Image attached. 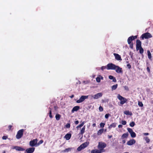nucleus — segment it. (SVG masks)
Returning <instances> with one entry per match:
<instances>
[{"label": "nucleus", "instance_id": "nucleus-57", "mask_svg": "<svg viewBox=\"0 0 153 153\" xmlns=\"http://www.w3.org/2000/svg\"><path fill=\"white\" fill-rule=\"evenodd\" d=\"M108 138L110 139L112 137V135H108Z\"/></svg>", "mask_w": 153, "mask_h": 153}, {"label": "nucleus", "instance_id": "nucleus-14", "mask_svg": "<svg viewBox=\"0 0 153 153\" xmlns=\"http://www.w3.org/2000/svg\"><path fill=\"white\" fill-rule=\"evenodd\" d=\"M34 148H30L26 149L25 150V152L27 153H32L34 152Z\"/></svg>", "mask_w": 153, "mask_h": 153}, {"label": "nucleus", "instance_id": "nucleus-35", "mask_svg": "<svg viewBox=\"0 0 153 153\" xmlns=\"http://www.w3.org/2000/svg\"><path fill=\"white\" fill-rule=\"evenodd\" d=\"M82 149H83V148L80 145L77 148V150L78 151H80Z\"/></svg>", "mask_w": 153, "mask_h": 153}, {"label": "nucleus", "instance_id": "nucleus-39", "mask_svg": "<svg viewBox=\"0 0 153 153\" xmlns=\"http://www.w3.org/2000/svg\"><path fill=\"white\" fill-rule=\"evenodd\" d=\"M110 116V114H106L105 115V118L106 119H108L109 117Z\"/></svg>", "mask_w": 153, "mask_h": 153}, {"label": "nucleus", "instance_id": "nucleus-4", "mask_svg": "<svg viewBox=\"0 0 153 153\" xmlns=\"http://www.w3.org/2000/svg\"><path fill=\"white\" fill-rule=\"evenodd\" d=\"M88 95L82 96L78 100H77L76 102L77 103H81L84 101L85 99H88Z\"/></svg>", "mask_w": 153, "mask_h": 153}, {"label": "nucleus", "instance_id": "nucleus-51", "mask_svg": "<svg viewBox=\"0 0 153 153\" xmlns=\"http://www.w3.org/2000/svg\"><path fill=\"white\" fill-rule=\"evenodd\" d=\"M7 138V137L6 136H4L2 137V138L3 140H6Z\"/></svg>", "mask_w": 153, "mask_h": 153}, {"label": "nucleus", "instance_id": "nucleus-36", "mask_svg": "<svg viewBox=\"0 0 153 153\" xmlns=\"http://www.w3.org/2000/svg\"><path fill=\"white\" fill-rule=\"evenodd\" d=\"M135 123L134 122H132L129 124L130 126L131 127H133L135 125Z\"/></svg>", "mask_w": 153, "mask_h": 153}, {"label": "nucleus", "instance_id": "nucleus-30", "mask_svg": "<svg viewBox=\"0 0 153 153\" xmlns=\"http://www.w3.org/2000/svg\"><path fill=\"white\" fill-rule=\"evenodd\" d=\"M60 117L61 115H60L57 114L55 116L56 120H59L60 119Z\"/></svg>", "mask_w": 153, "mask_h": 153}, {"label": "nucleus", "instance_id": "nucleus-1", "mask_svg": "<svg viewBox=\"0 0 153 153\" xmlns=\"http://www.w3.org/2000/svg\"><path fill=\"white\" fill-rule=\"evenodd\" d=\"M117 97L120 101V104L121 105H123L126 103L127 101L126 99L120 96V94L118 95Z\"/></svg>", "mask_w": 153, "mask_h": 153}, {"label": "nucleus", "instance_id": "nucleus-32", "mask_svg": "<svg viewBox=\"0 0 153 153\" xmlns=\"http://www.w3.org/2000/svg\"><path fill=\"white\" fill-rule=\"evenodd\" d=\"M139 50H140V53L142 54L143 53L144 50L142 47L139 48Z\"/></svg>", "mask_w": 153, "mask_h": 153}, {"label": "nucleus", "instance_id": "nucleus-45", "mask_svg": "<svg viewBox=\"0 0 153 153\" xmlns=\"http://www.w3.org/2000/svg\"><path fill=\"white\" fill-rule=\"evenodd\" d=\"M124 88L126 90L128 91L129 90L128 87L126 86H124Z\"/></svg>", "mask_w": 153, "mask_h": 153}, {"label": "nucleus", "instance_id": "nucleus-31", "mask_svg": "<svg viewBox=\"0 0 153 153\" xmlns=\"http://www.w3.org/2000/svg\"><path fill=\"white\" fill-rule=\"evenodd\" d=\"M147 53H148V58L149 59H151L152 58V56H151V53L150 51H149L148 50L147 51Z\"/></svg>", "mask_w": 153, "mask_h": 153}, {"label": "nucleus", "instance_id": "nucleus-61", "mask_svg": "<svg viewBox=\"0 0 153 153\" xmlns=\"http://www.w3.org/2000/svg\"><path fill=\"white\" fill-rule=\"evenodd\" d=\"M12 126H11L10 125V126H9L8 127H9V128L10 129L11 128Z\"/></svg>", "mask_w": 153, "mask_h": 153}, {"label": "nucleus", "instance_id": "nucleus-50", "mask_svg": "<svg viewBox=\"0 0 153 153\" xmlns=\"http://www.w3.org/2000/svg\"><path fill=\"white\" fill-rule=\"evenodd\" d=\"M98 76L99 77V78H100V80L101 79H102V80H103V77L102 76H101V75H99Z\"/></svg>", "mask_w": 153, "mask_h": 153}, {"label": "nucleus", "instance_id": "nucleus-60", "mask_svg": "<svg viewBox=\"0 0 153 153\" xmlns=\"http://www.w3.org/2000/svg\"><path fill=\"white\" fill-rule=\"evenodd\" d=\"M74 97V95H72L71 96H70L71 98H72Z\"/></svg>", "mask_w": 153, "mask_h": 153}, {"label": "nucleus", "instance_id": "nucleus-19", "mask_svg": "<svg viewBox=\"0 0 153 153\" xmlns=\"http://www.w3.org/2000/svg\"><path fill=\"white\" fill-rule=\"evenodd\" d=\"M71 137V134H67L65 135V138L66 140H69Z\"/></svg>", "mask_w": 153, "mask_h": 153}, {"label": "nucleus", "instance_id": "nucleus-53", "mask_svg": "<svg viewBox=\"0 0 153 153\" xmlns=\"http://www.w3.org/2000/svg\"><path fill=\"white\" fill-rule=\"evenodd\" d=\"M127 66L129 68H131V65L129 64H128L127 65Z\"/></svg>", "mask_w": 153, "mask_h": 153}, {"label": "nucleus", "instance_id": "nucleus-43", "mask_svg": "<svg viewBox=\"0 0 153 153\" xmlns=\"http://www.w3.org/2000/svg\"><path fill=\"white\" fill-rule=\"evenodd\" d=\"M66 128H69L70 127V125L69 123H67L65 125Z\"/></svg>", "mask_w": 153, "mask_h": 153}, {"label": "nucleus", "instance_id": "nucleus-8", "mask_svg": "<svg viewBox=\"0 0 153 153\" xmlns=\"http://www.w3.org/2000/svg\"><path fill=\"white\" fill-rule=\"evenodd\" d=\"M37 139H35L32 140L30 142V145L32 147L34 146H37Z\"/></svg>", "mask_w": 153, "mask_h": 153}, {"label": "nucleus", "instance_id": "nucleus-22", "mask_svg": "<svg viewBox=\"0 0 153 153\" xmlns=\"http://www.w3.org/2000/svg\"><path fill=\"white\" fill-rule=\"evenodd\" d=\"M85 121H83L82 123L79 124V125L76 126V128L78 130L79 128H81L84 125V124L85 123Z\"/></svg>", "mask_w": 153, "mask_h": 153}, {"label": "nucleus", "instance_id": "nucleus-12", "mask_svg": "<svg viewBox=\"0 0 153 153\" xmlns=\"http://www.w3.org/2000/svg\"><path fill=\"white\" fill-rule=\"evenodd\" d=\"M141 45V42L139 40H137L136 41V50L137 51L139 50V48L142 47Z\"/></svg>", "mask_w": 153, "mask_h": 153}, {"label": "nucleus", "instance_id": "nucleus-7", "mask_svg": "<svg viewBox=\"0 0 153 153\" xmlns=\"http://www.w3.org/2000/svg\"><path fill=\"white\" fill-rule=\"evenodd\" d=\"M152 37V35L149 33H146L143 34L141 36V37L143 39L144 38L146 39L151 38Z\"/></svg>", "mask_w": 153, "mask_h": 153}, {"label": "nucleus", "instance_id": "nucleus-6", "mask_svg": "<svg viewBox=\"0 0 153 153\" xmlns=\"http://www.w3.org/2000/svg\"><path fill=\"white\" fill-rule=\"evenodd\" d=\"M102 95V93H99L94 95H91L90 96L91 98L94 99H97L100 97H101Z\"/></svg>", "mask_w": 153, "mask_h": 153}, {"label": "nucleus", "instance_id": "nucleus-33", "mask_svg": "<svg viewBox=\"0 0 153 153\" xmlns=\"http://www.w3.org/2000/svg\"><path fill=\"white\" fill-rule=\"evenodd\" d=\"M43 142V140H40L38 143H37V146H39L40 144L42 143Z\"/></svg>", "mask_w": 153, "mask_h": 153}, {"label": "nucleus", "instance_id": "nucleus-41", "mask_svg": "<svg viewBox=\"0 0 153 153\" xmlns=\"http://www.w3.org/2000/svg\"><path fill=\"white\" fill-rule=\"evenodd\" d=\"M99 110L100 111H103V108L102 106H100L99 107Z\"/></svg>", "mask_w": 153, "mask_h": 153}, {"label": "nucleus", "instance_id": "nucleus-23", "mask_svg": "<svg viewBox=\"0 0 153 153\" xmlns=\"http://www.w3.org/2000/svg\"><path fill=\"white\" fill-rule=\"evenodd\" d=\"M85 126H84L80 130V134L82 135L85 132Z\"/></svg>", "mask_w": 153, "mask_h": 153}, {"label": "nucleus", "instance_id": "nucleus-44", "mask_svg": "<svg viewBox=\"0 0 153 153\" xmlns=\"http://www.w3.org/2000/svg\"><path fill=\"white\" fill-rule=\"evenodd\" d=\"M49 117L51 118L53 117V116L51 114V110H50L49 111Z\"/></svg>", "mask_w": 153, "mask_h": 153}, {"label": "nucleus", "instance_id": "nucleus-2", "mask_svg": "<svg viewBox=\"0 0 153 153\" xmlns=\"http://www.w3.org/2000/svg\"><path fill=\"white\" fill-rule=\"evenodd\" d=\"M106 144L104 142H99L98 146V148L100 150L103 151V149L106 147Z\"/></svg>", "mask_w": 153, "mask_h": 153}, {"label": "nucleus", "instance_id": "nucleus-25", "mask_svg": "<svg viewBox=\"0 0 153 153\" xmlns=\"http://www.w3.org/2000/svg\"><path fill=\"white\" fill-rule=\"evenodd\" d=\"M104 131V129L103 128H102L100 129L97 132V134L98 135H101L102 133H103Z\"/></svg>", "mask_w": 153, "mask_h": 153}, {"label": "nucleus", "instance_id": "nucleus-3", "mask_svg": "<svg viewBox=\"0 0 153 153\" xmlns=\"http://www.w3.org/2000/svg\"><path fill=\"white\" fill-rule=\"evenodd\" d=\"M116 67V65H115L112 63H109L107 65L106 69L107 70H114L115 69V68Z\"/></svg>", "mask_w": 153, "mask_h": 153}, {"label": "nucleus", "instance_id": "nucleus-28", "mask_svg": "<svg viewBox=\"0 0 153 153\" xmlns=\"http://www.w3.org/2000/svg\"><path fill=\"white\" fill-rule=\"evenodd\" d=\"M73 149L72 148H69L67 149H65V150H64V152H69L71 151V150Z\"/></svg>", "mask_w": 153, "mask_h": 153}, {"label": "nucleus", "instance_id": "nucleus-62", "mask_svg": "<svg viewBox=\"0 0 153 153\" xmlns=\"http://www.w3.org/2000/svg\"><path fill=\"white\" fill-rule=\"evenodd\" d=\"M6 152H5V151H4L3 152H2V153H5Z\"/></svg>", "mask_w": 153, "mask_h": 153}, {"label": "nucleus", "instance_id": "nucleus-18", "mask_svg": "<svg viewBox=\"0 0 153 153\" xmlns=\"http://www.w3.org/2000/svg\"><path fill=\"white\" fill-rule=\"evenodd\" d=\"M79 108V107L78 106H76L74 107L72 109L71 112L72 113H74V111H77Z\"/></svg>", "mask_w": 153, "mask_h": 153}, {"label": "nucleus", "instance_id": "nucleus-10", "mask_svg": "<svg viewBox=\"0 0 153 153\" xmlns=\"http://www.w3.org/2000/svg\"><path fill=\"white\" fill-rule=\"evenodd\" d=\"M114 70H115L117 73L119 74L122 73L123 72L122 68L117 65H116V67L115 68V69Z\"/></svg>", "mask_w": 153, "mask_h": 153}, {"label": "nucleus", "instance_id": "nucleus-40", "mask_svg": "<svg viewBox=\"0 0 153 153\" xmlns=\"http://www.w3.org/2000/svg\"><path fill=\"white\" fill-rule=\"evenodd\" d=\"M121 123L123 125H125L126 124V122L125 120H122Z\"/></svg>", "mask_w": 153, "mask_h": 153}, {"label": "nucleus", "instance_id": "nucleus-29", "mask_svg": "<svg viewBox=\"0 0 153 153\" xmlns=\"http://www.w3.org/2000/svg\"><path fill=\"white\" fill-rule=\"evenodd\" d=\"M118 85L117 84L114 85L111 87L112 90H115L117 88Z\"/></svg>", "mask_w": 153, "mask_h": 153}, {"label": "nucleus", "instance_id": "nucleus-9", "mask_svg": "<svg viewBox=\"0 0 153 153\" xmlns=\"http://www.w3.org/2000/svg\"><path fill=\"white\" fill-rule=\"evenodd\" d=\"M127 129L128 132L130 133L131 137L134 138L136 137V134L133 131L132 129L130 128H128Z\"/></svg>", "mask_w": 153, "mask_h": 153}, {"label": "nucleus", "instance_id": "nucleus-42", "mask_svg": "<svg viewBox=\"0 0 153 153\" xmlns=\"http://www.w3.org/2000/svg\"><path fill=\"white\" fill-rule=\"evenodd\" d=\"M106 67L107 66H102L101 67V69L102 71H103L104 69H105V68H106Z\"/></svg>", "mask_w": 153, "mask_h": 153}, {"label": "nucleus", "instance_id": "nucleus-11", "mask_svg": "<svg viewBox=\"0 0 153 153\" xmlns=\"http://www.w3.org/2000/svg\"><path fill=\"white\" fill-rule=\"evenodd\" d=\"M137 38V36H131L129 37L127 40V42L128 44H130L131 43V42L132 41L134 40L135 39H136Z\"/></svg>", "mask_w": 153, "mask_h": 153}, {"label": "nucleus", "instance_id": "nucleus-5", "mask_svg": "<svg viewBox=\"0 0 153 153\" xmlns=\"http://www.w3.org/2000/svg\"><path fill=\"white\" fill-rule=\"evenodd\" d=\"M23 131L24 130L23 129H21L18 131L16 136V137L17 139H19L22 137L23 134Z\"/></svg>", "mask_w": 153, "mask_h": 153}, {"label": "nucleus", "instance_id": "nucleus-34", "mask_svg": "<svg viewBox=\"0 0 153 153\" xmlns=\"http://www.w3.org/2000/svg\"><path fill=\"white\" fill-rule=\"evenodd\" d=\"M138 104L139 106L142 107L143 106V104L142 102H141L138 101Z\"/></svg>", "mask_w": 153, "mask_h": 153}, {"label": "nucleus", "instance_id": "nucleus-24", "mask_svg": "<svg viewBox=\"0 0 153 153\" xmlns=\"http://www.w3.org/2000/svg\"><path fill=\"white\" fill-rule=\"evenodd\" d=\"M88 142H85L81 144V146L83 148V149H84L86 147L88 146Z\"/></svg>", "mask_w": 153, "mask_h": 153}, {"label": "nucleus", "instance_id": "nucleus-58", "mask_svg": "<svg viewBox=\"0 0 153 153\" xmlns=\"http://www.w3.org/2000/svg\"><path fill=\"white\" fill-rule=\"evenodd\" d=\"M122 142L123 143H126V140H122Z\"/></svg>", "mask_w": 153, "mask_h": 153}, {"label": "nucleus", "instance_id": "nucleus-56", "mask_svg": "<svg viewBox=\"0 0 153 153\" xmlns=\"http://www.w3.org/2000/svg\"><path fill=\"white\" fill-rule=\"evenodd\" d=\"M79 123V121L78 120L76 121L75 122V123L77 125Z\"/></svg>", "mask_w": 153, "mask_h": 153}, {"label": "nucleus", "instance_id": "nucleus-13", "mask_svg": "<svg viewBox=\"0 0 153 153\" xmlns=\"http://www.w3.org/2000/svg\"><path fill=\"white\" fill-rule=\"evenodd\" d=\"M135 140L134 139H132L128 141L127 143V144L128 146H131L135 144Z\"/></svg>", "mask_w": 153, "mask_h": 153}, {"label": "nucleus", "instance_id": "nucleus-27", "mask_svg": "<svg viewBox=\"0 0 153 153\" xmlns=\"http://www.w3.org/2000/svg\"><path fill=\"white\" fill-rule=\"evenodd\" d=\"M143 139L145 140L147 143H149L150 141V140L147 137H144Z\"/></svg>", "mask_w": 153, "mask_h": 153}, {"label": "nucleus", "instance_id": "nucleus-37", "mask_svg": "<svg viewBox=\"0 0 153 153\" xmlns=\"http://www.w3.org/2000/svg\"><path fill=\"white\" fill-rule=\"evenodd\" d=\"M96 80L97 82H100V79L99 76L96 78Z\"/></svg>", "mask_w": 153, "mask_h": 153}, {"label": "nucleus", "instance_id": "nucleus-64", "mask_svg": "<svg viewBox=\"0 0 153 153\" xmlns=\"http://www.w3.org/2000/svg\"><path fill=\"white\" fill-rule=\"evenodd\" d=\"M140 153H142V152H140Z\"/></svg>", "mask_w": 153, "mask_h": 153}, {"label": "nucleus", "instance_id": "nucleus-26", "mask_svg": "<svg viewBox=\"0 0 153 153\" xmlns=\"http://www.w3.org/2000/svg\"><path fill=\"white\" fill-rule=\"evenodd\" d=\"M124 114L127 115H132V113L128 111H126L124 112Z\"/></svg>", "mask_w": 153, "mask_h": 153}, {"label": "nucleus", "instance_id": "nucleus-20", "mask_svg": "<svg viewBox=\"0 0 153 153\" xmlns=\"http://www.w3.org/2000/svg\"><path fill=\"white\" fill-rule=\"evenodd\" d=\"M116 123H113L108 126V128L111 129L112 128H115L116 126Z\"/></svg>", "mask_w": 153, "mask_h": 153}, {"label": "nucleus", "instance_id": "nucleus-54", "mask_svg": "<svg viewBox=\"0 0 153 153\" xmlns=\"http://www.w3.org/2000/svg\"><path fill=\"white\" fill-rule=\"evenodd\" d=\"M147 71L149 73L150 72V69L149 68V67H147Z\"/></svg>", "mask_w": 153, "mask_h": 153}, {"label": "nucleus", "instance_id": "nucleus-46", "mask_svg": "<svg viewBox=\"0 0 153 153\" xmlns=\"http://www.w3.org/2000/svg\"><path fill=\"white\" fill-rule=\"evenodd\" d=\"M109 78L110 79H112L114 78V77L110 75L109 76Z\"/></svg>", "mask_w": 153, "mask_h": 153}, {"label": "nucleus", "instance_id": "nucleus-15", "mask_svg": "<svg viewBox=\"0 0 153 153\" xmlns=\"http://www.w3.org/2000/svg\"><path fill=\"white\" fill-rule=\"evenodd\" d=\"M114 55L115 57V58L117 60H122V59L120 56L118 54L114 53Z\"/></svg>", "mask_w": 153, "mask_h": 153}, {"label": "nucleus", "instance_id": "nucleus-59", "mask_svg": "<svg viewBox=\"0 0 153 153\" xmlns=\"http://www.w3.org/2000/svg\"><path fill=\"white\" fill-rule=\"evenodd\" d=\"M96 126V124H95V123H94V124H93V125H92V126H93V127H95V126Z\"/></svg>", "mask_w": 153, "mask_h": 153}, {"label": "nucleus", "instance_id": "nucleus-16", "mask_svg": "<svg viewBox=\"0 0 153 153\" xmlns=\"http://www.w3.org/2000/svg\"><path fill=\"white\" fill-rule=\"evenodd\" d=\"M13 149H15L16 150L19 151H23L25 150V149L18 146H14L13 148Z\"/></svg>", "mask_w": 153, "mask_h": 153}, {"label": "nucleus", "instance_id": "nucleus-52", "mask_svg": "<svg viewBox=\"0 0 153 153\" xmlns=\"http://www.w3.org/2000/svg\"><path fill=\"white\" fill-rule=\"evenodd\" d=\"M83 83H84L85 84H87L89 83V82L88 81H84L83 82Z\"/></svg>", "mask_w": 153, "mask_h": 153}, {"label": "nucleus", "instance_id": "nucleus-48", "mask_svg": "<svg viewBox=\"0 0 153 153\" xmlns=\"http://www.w3.org/2000/svg\"><path fill=\"white\" fill-rule=\"evenodd\" d=\"M143 134L145 136H147L149 135V134L148 133H143Z\"/></svg>", "mask_w": 153, "mask_h": 153}, {"label": "nucleus", "instance_id": "nucleus-17", "mask_svg": "<svg viewBox=\"0 0 153 153\" xmlns=\"http://www.w3.org/2000/svg\"><path fill=\"white\" fill-rule=\"evenodd\" d=\"M104 152V151H101L100 149H94L92 150L91 151V153H101Z\"/></svg>", "mask_w": 153, "mask_h": 153}, {"label": "nucleus", "instance_id": "nucleus-38", "mask_svg": "<svg viewBox=\"0 0 153 153\" xmlns=\"http://www.w3.org/2000/svg\"><path fill=\"white\" fill-rule=\"evenodd\" d=\"M105 125V124L104 123H101L100 124V127L102 128H103Z\"/></svg>", "mask_w": 153, "mask_h": 153}, {"label": "nucleus", "instance_id": "nucleus-55", "mask_svg": "<svg viewBox=\"0 0 153 153\" xmlns=\"http://www.w3.org/2000/svg\"><path fill=\"white\" fill-rule=\"evenodd\" d=\"M119 128H121L123 127V126L122 125H119L118 126Z\"/></svg>", "mask_w": 153, "mask_h": 153}, {"label": "nucleus", "instance_id": "nucleus-49", "mask_svg": "<svg viewBox=\"0 0 153 153\" xmlns=\"http://www.w3.org/2000/svg\"><path fill=\"white\" fill-rule=\"evenodd\" d=\"M113 80V82H117V80L115 77H114L113 79H112Z\"/></svg>", "mask_w": 153, "mask_h": 153}, {"label": "nucleus", "instance_id": "nucleus-21", "mask_svg": "<svg viewBox=\"0 0 153 153\" xmlns=\"http://www.w3.org/2000/svg\"><path fill=\"white\" fill-rule=\"evenodd\" d=\"M128 135V133H126L123 134L121 136V138L123 139L125 138H127Z\"/></svg>", "mask_w": 153, "mask_h": 153}, {"label": "nucleus", "instance_id": "nucleus-63", "mask_svg": "<svg viewBox=\"0 0 153 153\" xmlns=\"http://www.w3.org/2000/svg\"><path fill=\"white\" fill-rule=\"evenodd\" d=\"M25 153H27V152H26L25 151Z\"/></svg>", "mask_w": 153, "mask_h": 153}, {"label": "nucleus", "instance_id": "nucleus-47", "mask_svg": "<svg viewBox=\"0 0 153 153\" xmlns=\"http://www.w3.org/2000/svg\"><path fill=\"white\" fill-rule=\"evenodd\" d=\"M130 45V47L131 48H133V44L132 43H131L130 44H129Z\"/></svg>", "mask_w": 153, "mask_h": 153}]
</instances>
